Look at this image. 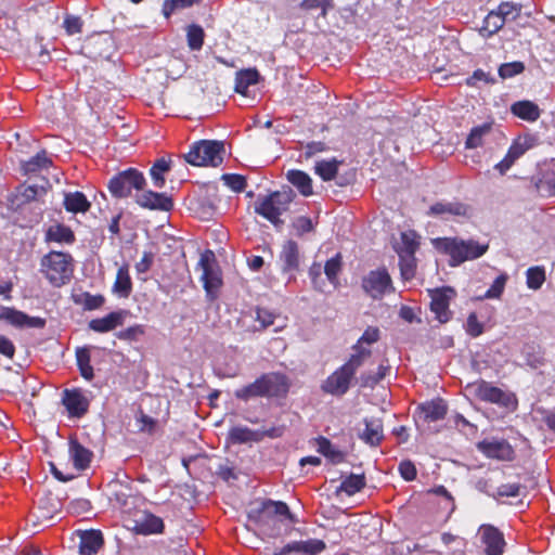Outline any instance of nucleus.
Returning a JSON list of instances; mask_svg holds the SVG:
<instances>
[{
  "label": "nucleus",
  "instance_id": "obj_41",
  "mask_svg": "<svg viewBox=\"0 0 555 555\" xmlns=\"http://www.w3.org/2000/svg\"><path fill=\"white\" fill-rule=\"evenodd\" d=\"M318 451L330 459L333 463H340L344 460V453L336 449L328 439L320 437L317 439Z\"/></svg>",
  "mask_w": 555,
  "mask_h": 555
},
{
  "label": "nucleus",
  "instance_id": "obj_6",
  "mask_svg": "<svg viewBox=\"0 0 555 555\" xmlns=\"http://www.w3.org/2000/svg\"><path fill=\"white\" fill-rule=\"evenodd\" d=\"M198 267L202 269L201 280L203 281L207 296L210 299L217 298L218 292L222 285V278L214 251L207 249L202 253Z\"/></svg>",
  "mask_w": 555,
  "mask_h": 555
},
{
  "label": "nucleus",
  "instance_id": "obj_47",
  "mask_svg": "<svg viewBox=\"0 0 555 555\" xmlns=\"http://www.w3.org/2000/svg\"><path fill=\"white\" fill-rule=\"evenodd\" d=\"M504 24L505 21L501 17V15L496 11H491L483 20L481 31L487 36H491L498 33Z\"/></svg>",
  "mask_w": 555,
  "mask_h": 555
},
{
  "label": "nucleus",
  "instance_id": "obj_9",
  "mask_svg": "<svg viewBox=\"0 0 555 555\" xmlns=\"http://www.w3.org/2000/svg\"><path fill=\"white\" fill-rule=\"evenodd\" d=\"M361 286L364 293L375 300L395 292L392 280L386 269L370 271L363 276Z\"/></svg>",
  "mask_w": 555,
  "mask_h": 555
},
{
  "label": "nucleus",
  "instance_id": "obj_53",
  "mask_svg": "<svg viewBox=\"0 0 555 555\" xmlns=\"http://www.w3.org/2000/svg\"><path fill=\"white\" fill-rule=\"evenodd\" d=\"M507 280H508V275L506 273L500 274L494 280V282L492 283L490 288L486 292L483 297L487 298V299H498V298H500L501 295L504 292V288H505Z\"/></svg>",
  "mask_w": 555,
  "mask_h": 555
},
{
  "label": "nucleus",
  "instance_id": "obj_52",
  "mask_svg": "<svg viewBox=\"0 0 555 555\" xmlns=\"http://www.w3.org/2000/svg\"><path fill=\"white\" fill-rule=\"evenodd\" d=\"M188 44L191 50H199L204 43V30L198 25H191L188 28Z\"/></svg>",
  "mask_w": 555,
  "mask_h": 555
},
{
  "label": "nucleus",
  "instance_id": "obj_50",
  "mask_svg": "<svg viewBox=\"0 0 555 555\" xmlns=\"http://www.w3.org/2000/svg\"><path fill=\"white\" fill-rule=\"evenodd\" d=\"M47 192L48 188L46 185L30 184L23 186L21 197L24 203H28L40 199L47 194Z\"/></svg>",
  "mask_w": 555,
  "mask_h": 555
},
{
  "label": "nucleus",
  "instance_id": "obj_61",
  "mask_svg": "<svg viewBox=\"0 0 555 555\" xmlns=\"http://www.w3.org/2000/svg\"><path fill=\"white\" fill-rule=\"evenodd\" d=\"M326 150H327V146L323 142H310L304 146V151H302L301 155H302V157H305V159H309L319 153L325 152Z\"/></svg>",
  "mask_w": 555,
  "mask_h": 555
},
{
  "label": "nucleus",
  "instance_id": "obj_44",
  "mask_svg": "<svg viewBox=\"0 0 555 555\" xmlns=\"http://www.w3.org/2000/svg\"><path fill=\"white\" fill-rule=\"evenodd\" d=\"M545 279V269L542 266L531 267L526 271V284L530 289H540Z\"/></svg>",
  "mask_w": 555,
  "mask_h": 555
},
{
  "label": "nucleus",
  "instance_id": "obj_3",
  "mask_svg": "<svg viewBox=\"0 0 555 555\" xmlns=\"http://www.w3.org/2000/svg\"><path fill=\"white\" fill-rule=\"evenodd\" d=\"M73 271V258L69 254L51 251L41 259V272L53 286L66 284Z\"/></svg>",
  "mask_w": 555,
  "mask_h": 555
},
{
  "label": "nucleus",
  "instance_id": "obj_1",
  "mask_svg": "<svg viewBox=\"0 0 555 555\" xmlns=\"http://www.w3.org/2000/svg\"><path fill=\"white\" fill-rule=\"evenodd\" d=\"M434 247L450 256V266L456 267L467 260H474L487 253L489 245L479 244L474 240H462L457 237H438L433 240Z\"/></svg>",
  "mask_w": 555,
  "mask_h": 555
},
{
  "label": "nucleus",
  "instance_id": "obj_38",
  "mask_svg": "<svg viewBox=\"0 0 555 555\" xmlns=\"http://www.w3.org/2000/svg\"><path fill=\"white\" fill-rule=\"evenodd\" d=\"M259 79V74L256 69L241 70L236 75L235 90L238 93L245 94L249 86L256 85Z\"/></svg>",
  "mask_w": 555,
  "mask_h": 555
},
{
  "label": "nucleus",
  "instance_id": "obj_37",
  "mask_svg": "<svg viewBox=\"0 0 555 555\" xmlns=\"http://www.w3.org/2000/svg\"><path fill=\"white\" fill-rule=\"evenodd\" d=\"M135 529L143 534L158 533L163 531L164 522L162 518L146 514L140 521H137Z\"/></svg>",
  "mask_w": 555,
  "mask_h": 555
},
{
  "label": "nucleus",
  "instance_id": "obj_17",
  "mask_svg": "<svg viewBox=\"0 0 555 555\" xmlns=\"http://www.w3.org/2000/svg\"><path fill=\"white\" fill-rule=\"evenodd\" d=\"M135 202L139 206L152 210L169 211L173 207V202L170 196L153 191H144L137 194Z\"/></svg>",
  "mask_w": 555,
  "mask_h": 555
},
{
  "label": "nucleus",
  "instance_id": "obj_29",
  "mask_svg": "<svg viewBox=\"0 0 555 555\" xmlns=\"http://www.w3.org/2000/svg\"><path fill=\"white\" fill-rule=\"evenodd\" d=\"M229 438L233 443L259 442L263 439V434L245 426H235L230 429Z\"/></svg>",
  "mask_w": 555,
  "mask_h": 555
},
{
  "label": "nucleus",
  "instance_id": "obj_26",
  "mask_svg": "<svg viewBox=\"0 0 555 555\" xmlns=\"http://www.w3.org/2000/svg\"><path fill=\"white\" fill-rule=\"evenodd\" d=\"M63 204L65 209L73 214H85L91 207V203L87 199L86 195L79 191L65 193Z\"/></svg>",
  "mask_w": 555,
  "mask_h": 555
},
{
  "label": "nucleus",
  "instance_id": "obj_49",
  "mask_svg": "<svg viewBox=\"0 0 555 555\" xmlns=\"http://www.w3.org/2000/svg\"><path fill=\"white\" fill-rule=\"evenodd\" d=\"M75 302L81 305L86 310H95L103 306L105 299L102 295H92L90 293H82L75 296Z\"/></svg>",
  "mask_w": 555,
  "mask_h": 555
},
{
  "label": "nucleus",
  "instance_id": "obj_20",
  "mask_svg": "<svg viewBox=\"0 0 555 555\" xmlns=\"http://www.w3.org/2000/svg\"><path fill=\"white\" fill-rule=\"evenodd\" d=\"M80 555H94L103 545V535L99 530L78 531Z\"/></svg>",
  "mask_w": 555,
  "mask_h": 555
},
{
  "label": "nucleus",
  "instance_id": "obj_31",
  "mask_svg": "<svg viewBox=\"0 0 555 555\" xmlns=\"http://www.w3.org/2000/svg\"><path fill=\"white\" fill-rule=\"evenodd\" d=\"M512 113L527 121H535L540 117V108L531 101H518L511 107Z\"/></svg>",
  "mask_w": 555,
  "mask_h": 555
},
{
  "label": "nucleus",
  "instance_id": "obj_43",
  "mask_svg": "<svg viewBox=\"0 0 555 555\" xmlns=\"http://www.w3.org/2000/svg\"><path fill=\"white\" fill-rule=\"evenodd\" d=\"M326 548L324 541L319 539H309L306 541H295V551L307 555H317Z\"/></svg>",
  "mask_w": 555,
  "mask_h": 555
},
{
  "label": "nucleus",
  "instance_id": "obj_10",
  "mask_svg": "<svg viewBox=\"0 0 555 555\" xmlns=\"http://www.w3.org/2000/svg\"><path fill=\"white\" fill-rule=\"evenodd\" d=\"M430 310L435 313L440 323L451 319L452 312L449 309L451 300L455 297V291L451 287L429 289Z\"/></svg>",
  "mask_w": 555,
  "mask_h": 555
},
{
  "label": "nucleus",
  "instance_id": "obj_35",
  "mask_svg": "<svg viewBox=\"0 0 555 555\" xmlns=\"http://www.w3.org/2000/svg\"><path fill=\"white\" fill-rule=\"evenodd\" d=\"M352 351L349 360L341 366L354 376L357 370L371 357L372 351L370 348L358 349L356 345L352 346Z\"/></svg>",
  "mask_w": 555,
  "mask_h": 555
},
{
  "label": "nucleus",
  "instance_id": "obj_58",
  "mask_svg": "<svg viewBox=\"0 0 555 555\" xmlns=\"http://www.w3.org/2000/svg\"><path fill=\"white\" fill-rule=\"evenodd\" d=\"M222 180L224 181L225 185L235 192H241L246 186L245 178L240 175H223Z\"/></svg>",
  "mask_w": 555,
  "mask_h": 555
},
{
  "label": "nucleus",
  "instance_id": "obj_48",
  "mask_svg": "<svg viewBox=\"0 0 555 555\" xmlns=\"http://www.w3.org/2000/svg\"><path fill=\"white\" fill-rule=\"evenodd\" d=\"M341 271V256L336 254L334 257L328 259L324 266V273L327 280L334 285H338V275Z\"/></svg>",
  "mask_w": 555,
  "mask_h": 555
},
{
  "label": "nucleus",
  "instance_id": "obj_62",
  "mask_svg": "<svg viewBox=\"0 0 555 555\" xmlns=\"http://www.w3.org/2000/svg\"><path fill=\"white\" fill-rule=\"evenodd\" d=\"M64 27L68 35L79 34L82 28V22L78 16L68 15L64 20Z\"/></svg>",
  "mask_w": 555,
  "mask_h": 555
},
{
  "label": "nucleus",
  "instance_id": "obj_21",
  "mask_svg": "<svg viewBox=\"0 0 555 555\" xmlns=\"http://www.w3.org/2000/svg\"><path fill=\"white\" fill-rule=\"evenodd\" d=\"M125 311H114L104 318L93 319L89 322V328L98 333H106L121 325L125 319Z\"/></svg>",
  "mask_w": 555,
  "mask_h": 555
},
{
  "label": "nucleus",
  "instance_id": "obj_46",
  "mask_svg": "<svg viewBox=\"0 0 555 555\" xmlns=\"http://www.w3.org/2000/svg\"><path fill=\"white\" fill-rule=\"evenodd\" d=\"M234 396L235 398L243 401H248L249 399L256 397H263L260 377L257 378L254 383L236 389Z\"/></svg>",
  "mask_w": 555,
  "mask_h": 555
},
{
  "label": "nucleus",
  "instance_id": "obj_8",
  "mask_svg": "<svg viewBox=\"0 0 555 555\" xmlns=\"http://www.w3.org/2000/svg\"><path fill=\"white\" fill-rule=\"evenodd\" d=\"M275 516L294 521L289 507L282 501L264 500L259 507L250 509L248 514V518L261 529L269 526Z\"/></svg>",
  "mask_w": 555,
  "mask_h": 555
},
{
  "label": "nucleus",
  "instance_id": "obj_45",
  "mask_svg": "<svg viewBox=\"0 0 555 555\" xmlns=\"http://www.w3.org/2000/svg\"><path fill=\"white\" fill-rule=\"evenodd\" d=\"M170 162L165 158L157 159L152 166L150 173L155 188L162 189L165 185V172L169 171Z\"/></svg>",
  "mask_w": 555,
  "mask_h": 555
},
{
  "label": "nucleus",
  "instance_id": "obj_59",
  "mask_svg": "<svg viewBox=\"0 0 555 555\" xmlns=\"http://www.w3.org/2000/svg\"><path fill=\"white\" fill-rule=\"evenodd\" d=\"M466 332L472 337H478L483 333V325L478 321L476 313H470L466 321Z\"/></svg>",
  "mask_w": 555,
  "mask_h": 555
},
{
  "label": "nucleus",
  "instance_id": "obj_51",
  "mask_svg": "<svg viewBox=\"0 0 555 555\" xmlns=\"http://www.w3.org/2000/svg\"><path fill=\"white\" fill-rule=\"evenodd\" d=\"M399 266L401 276L404 280H411L415 275L416 271V259L414 255H399Z\"/></svg>",
  "mask_w": 555,
  "mask_h": 555
},
{
  "label": "nucleus",
  "instance_id": "obj_4",
  "mask_svg": "<svg viewBox=\"0 0 555 555\" xmlns=\"http://www.w3.org/2000/svg\"><path fill=\"white\" fill-rule=\"evenodd\" d=\"M466 390L478 400L493 403L512 411L517 408V399L514 393L504 391L483 379L468 384Z\"/></svg>",
  "mask_w": 555,
  "mask_h": 555
},
{
  "label": "nucleus",
  "instance_id": "obj_39",
  "mask_svg": "<svg viewBox=\"0 0 555 555\" xmlns=\"http://www.w3.org/2000/svg\"><path fill=\"white\" fill-rule=\"evenodd\" d=\"M492 125L483 124L477 127H474L465 142L466 149H477L483 144V138L491 132Z\"/></svg>",
  "mask_w": 555,
  "mask_h": 555
},
{
  "label": "nucleus",
  "instance_id": "obj_57",
  "mask_svg": "<svg viewBox=\"0 0 555 555\" xmlns=\"http://www.w3.org/2000/svg\"><path fill=\"white\" fill-rule=\"evenodd\" d=\"M276 315L272 313L271 311L263 309V308H257L256 310V321L259 322V326L255 327L256 331H264L269 326L274 324Z\"/></svg>",
  "mask_w": 555,
  "mask_h": 555
},
{
  "label": "nucleus",
  "instance_id": "obj_27",
  "mask_svg": "<svg viewBox=\"0 0 555 555\" xmlns=\"http://www.w3.org/2000/svg\"><path fill=\"white\" fill-rule=\"evenodd\" d=\"M421 417L425 422H437L443 420L447 414V405L441 399L426 402L420 406Z\"/></svg>",
  "mask_w": 555,
  "mask_h": 555
},
{
  "label": "nucleus",
  "instance_id": "obj_32",
  "mask_svg": "<svg viewBox=\"0 0 555 555\" xmlns=\"http://www.w3.org/2000/svg\"><path fill=\"white\" fill-rule=\"evenodd\" d=\"M418 246V235L416 232L409 230L401 233L400 242L396 244L395 248L398 255H415Z\"/></svg>",
  "mask_w": 555,
  "mask_h": 555
},
{
  "label": "nucleus",
  "instance_id": "obj_28",
  "mask_svg": "<svg viewBox=\"0 0 555 555\" xmlns=\"http://www.w3.org/2000/svg\"><path fill=\"white\" fill-rule=\"evenodd\" d=\"M529 149V145L526 141H515L507 151L505 157L495 165V168L503 175L505 173L513 164L525 154V152Z\"/></svg>",
  "mask_w": 555,
  "mask_h": 555
},
{
  "label": "nucleus",
  "instance_id": "obj_2",
  "mask_svg": "<svg viewBox=\"0 0 555 555\" xmlns=\"http://www.w3.org/2000/svg\"><path fill=\"white\" fill-rule=\"evenodd\" d=\"M293 197L292 191L258 196L254 204L255 212L270 221L275 228H281L284 224L281 216L288 210Z\"/></svg>",
  "mask_w": 555,
  "mask_h": 555
},
{
  "label": "nucleus",
  "instance_id": "obj_7",
  "mask_svg": "<svg viewBox=\"0 0 555 555\" xmlns=\"http://www.w3.org/2000/svg\"><path fill=\"white\" fill-rule=\"evenodd\" d=\"M145 183V178L141 171L129 168L113 177L109 180L108 189L113 196L124 198L129 196L133 189L142 191Z\"/></svg>",
  "mask_w": 555,
  "mask_h": 555
},
{
  "label": "nucleus",
  "instance_id": "obj_5",
  "mask_svg": "<svg viewBox=\"0 0 555 555\" xmlns=\"http://www.w3.org/2000/svg\"><path fill=\"white\" fill-rule=\"evenodd\" d=\"M224 145L219 141L203 140L192 145L184 156L193 166H219L223 160Z\"/></svg>",
  "mask_w": 555,
  "mask_h": 555
},
{
  "label": "nucleus",
  "instance_id": "obj_19",
  "mask_svg": "<svg viewBox=\"0 0 555 555\" xmlns=\"http://www.w3.org/2000/svg\"><path fill=\"white\" fill-rule=\"evenodd\" d=\"M281 270L283 273L289 274V281L294 279V273L298 271L300 263L299 248L295 241L284 243L281 254Z\"/></svg>",
  "mask_w": 555,
  "mask_h": 555
},
{
  "label": "nucleus",
  "instance_id": "obj_22",
  "mask_svg": "<svg viewBox=\"0 0 555 555\" xmlns=\"http://www.w3.org/2000/svg\"><path fill=\"white\" fill-rule=\"evenodd\" d=\"M365 428L360 438L372 447L378 446L384 438L383 422L379 418L371 417L364 420Z\"/></svg>",
  "mask_w": 555,
  "mask_h": 555
},
{
  "label": "nucleus",
  "instance_id": "obj_18",
  "mask_svg": "<svg viewBox=\"0 0 555 555\" xmlns=\"http://www.w3.org/2000/svg\"><path fill=\"white\" fill-rule=\"evenodd\" d=\"M63 404L70 416L81 417L87 413L90 401L82 390L72 389L64 391Z\"/></svg>",
  "mask_w": 555,
  "mask_h": 555
},
{
  "label": "nucleus",
  "instance_id": "obj_11",
  "mask_svg": "<svg viewBox=\"0 0 555 555\" xmlns=\"http://www.w3.org/2000/svg\"><path fill=\"white\" fill-rule=\"evenodd\" d=\"M0 320H4L11 325L20 328H42L46 325L44 319L39 317H29L22 311L9 307L0 308Z\"/></svg>",
  "mask_w": 555,
  "mask_h": 555
},
{
  "label": "nucleus",
  "instance_id": "obj_34",
  "mask_svg": "<svg viewBox=\"0 0 555 555\" xmlns=\"http://www.w3.org/2000/svg\"><path fill=\"white\" fill-rule=\"evenodd\" d=\"M46 240L48 242H56V243H66L70 244L75 241L74 232L70 228L64 224H53L51 225L46 233Z\"/></svg>",
  "mask_w": 555,
  "mask_h": 555
},
{
  "label": "nucleus",
  "instance_id": "obj_63",
  "mask_svg": "<svg viewBox=\"0 0 555 555\" xmlns=\"http://www.w3.org/2000/svg\"><path fill=\"white\" fill-rule=\"evenodd\" d=\"M399 472L406 481L414 480L416 477L415 465L411 461H403L399 464Z\"/></svg>",
  "mask_w": 555,
  "mask_h": 555
},
{
  "label": "nucleus",
  "instance_id": "obj_40",
  "mask_svg": "<svg viewBox=\"0 0 555 555\" xmlns=\"http://www.w3.org/2000/svg\"><path fill=\"white\" fill-rule=\"evenodd\" d=\"M364 487V476L351 474L341 481L338 491L345 492L347 495H353L357 492L361 491Z\"/></svg>",
  "mask_w": 555,
  "mask_h": 555
},
{
  "label": "nucleus",
  "instance_id": "obj_16",
  "mask_svg": "<svg viewBox=\"0 0 555 555\" xmlns=\"http://www.w3.org/2000/svg\"><path fill=\"white\" fill-rule=\"evenodd\" d=\"M263 397H285L289 390L287 377L280 373H269L260 376Z\"/></svg>",
  "mask_w": 555,
  "mask_h": 555
},
{
  "label": "nucleus",
  "instance_id": "obj_36",
  "mask_svg": "<svg viewBox=\"0 0 555 555\" xmlns=\"http://www.w3.org/2000/svg\"><path fill=\"white\" fill-rule=\"evenodd\" d=\"M340 162L336 158L319 160L314 165V172L323 181H332L335 179Z\"/></svg>",
  "mask_w": 555,
  "mask_h": 555
},
{
  "label": "nucleus",
  "instance_id": "obj_14",
  "mask_svg": "<svg viewBox=\"0 0 555 555\" xmlns=\"http://www.w3.org/2000/svg\"><path fill=\"white\" fill-rule=\"evenodd\" d=\"M477 448L490 459L511 461L514 457L512 446L504 439H485L478 442Z\"/></svg>",
  "mask_w": 555,
  "mask_h": 555
},
{
  "label": "nucleus",
  "instance_id": "obj_56",
  "mask_svg": "<svg viewBox=\"0 0 555 555\" xmlns=\"http://www.w3.org/2000/svg\"><path fill=\"white\" fill-rule=\"evenodd\" d=\"M525 70V64L519 61L502 64L499 68V76L502 79L512 78Z\"/></svg>",
  "mask_w": 555,
  "mask_h": 555
},
{
  "label": "nucleus",
  "instance_id": "obj_33",
  "mask_svg": "<svg viewBox=\"0 0 555 555\" xmlns=\"http://www.w3.org/2000/svg\"><path fill=\"white\" fill-rule=\"evenodd\" d=\"M52 165V159L48 156L46 151L37 153L28 160L22 162V170L24 173H36Z\"/></svg>",
  "mask_w": 555,
  "mask_h": 555
},
{
  "label": "nucleus",
  "instance_id": "obj_24",
  "mask_svg": "<svg viewBox=\"0 0 555 555\" xmlns=\"http://www.w3.org/2000/svg\"><path fill=\"white\" fill-rule=\"evenodd\" d=\"M69 456L77 470H85L90 465L92 452L80 444L76 439H70Z\"/></svg>",
  "mask_w": 555,
  "mask_h": 555
},
{
  "label": "nucleus",
  "instance_id": "obj_30",
  "mask_svg": "<svg viewBox=\"0 0 555 555\" xmlns=\"http://www.w3.org/2000/svg\"><path fill=\"white\" fill-rule=\"evenodd\" d=\"M113 291L119 297L127 298L132 291V282L129 274V266L122 264L116 274V280L113 285Z\"/></svg>",
  "mask_w": 555,
  "mask_h": 555
},
{
  "label": "nucleus",
  "instance_id": "obj_64",
  "mask_svg": "<svg viewBox=\"0 0 555 555\" xmlns=\"http://www.w3.org/2000/svg\"><path fill=\"white\" fill-rule=\"evenodd\" d=\"M294 228L297 232V234L301 235L308 232H311L313 230V223L312 220L308 217H298L294 221Z\"/></svg>",
  "mask_w": 555,
  "mask_h": 555
},
{
  "label": "nucleus",
  "instance_id": "obj_55",
  "mask_svg": "<svg viewBox=\"0 0 555 555\" xmlns=\"http://www.w3.org/2000/svg\"><path fill=\"white\" fill-rule=\"evenodd\" d=\"M520 11L521 7L512 2L501 3L496 10L505 22L515 21L520 15Z\"/></svg>",
  "mask_w": 555,
  "mask_h": 555
},
{
  "label": "nucleus",
  "instance_id": "obj_60",
  "mask_svg": "<svg viewBox=\"0 0 555 555\" xmlns=\"http://www.w3.org/2000/svg\"><path fill=\"white\" fill-rule=\"evenodd\" d=\"M480 81L485 83H493L495 79L489 73H486L482 69H476L473 75L467 78L466 83L470 87H477Z\"/></svg>",
  "mask_w": 555,
  "mask_h": 555
},
{
  "label": "nucleus",
  "instance_id": "obj_13",
  "mask_svg": "<svg viewBox=\"0 0 555 555\" xmlns=\"http://www.w3.org/2000/svg\"><path fill=\"white\" fill-rule=\"evenodd\" d=\"M472 214V207L459 201L438 202L430 206L428 210L429 216L441 217L443 219H448L449 217L470 218Z\"/></svg>",
  "mask_w": 555,
  "mask_h": 555
},
{
  "label": "nucleus",
  "instance_id": "obj_23",
  "mask_svg": "<svg viewBox=\"0 0 555 555\" xmlns=\"http://www.w3.org/2000/svg\"><path fill=\"white\" fill-rule=\"evenodd\" d=\"M286 179L302 196L309 197L313 194L312 179L307 172L292 169L287 171Z\"/></svg>",
  "mask_w": 555,
  "mask_h": 555
},
{
  "label": "nucleus",
  "instance_id": "obj_42",
  "mask_svg": "<svg viewBox=\"0 0 555 555\" xmlns=\"http://www.w3.org/2000/svg\"><path fill=\"white\" fill-rule=\"evenodd\" d=\"M77 364L80 374L87 380H91L94 376L93 367L90 364L91 356L88 348H80L76 351Z\"/></svg>",
  "mask_w": 555,
  "mask_h": 555
},
{
  "label": "nucleus",
  "instance_id": "obj_54",
  "mask_svg": "<svg viewBox=\"0 0 555 555\" xmlns=\"http://www.w3.org/2000/svg\"><path fill=\"white\" fill-rule=\"evenodd\" d=\"M379 328L376 326H369L354 345L357 346L358 349L367 348L365 345L370 346L372 344H375L379 340Z\"/></svg>",
  "mask_w": 555,
  "mask_h": 555
},
{
  "label": "nucleus",
  "instance_id": "obj_15",
  "mask_svg": "<svg viewBox=\"0 0 555 555\" xmlns=\"http://www.w3.org/2000/svg\"><path fill=\"white\" fill-rule=\"evenodd\" d=\"M352 378L353 375L340 366L324 380L322 390L333 396H343L348 391Z\"/></svg>",
  "mask_w": 555,
  "mask_h": 555
},
{
  "label": "nucleus",
  "instance_id": "obj_12",
  "mask_svg": "<svg viewBox=\"0 0 555 555\" xmlns=\"http://www.w3.org/2000/svg\"><path fill=\"white\" fill-rule=\"evenodd\" d=\"M487 555H502L505 547L503 533L492 525H482L478 531Z\"/></svg>",
  "mask_w": 555,
  "mask_h": 555
},
{
  "label": "nucleus",
  "instance_id": "obj_25",
  "mask_svg": "<svg viewBox=\"0 0 555 555\" xmlns=\"http://www.w3.org/2000/svg\"><path fill=\"white\" fill-rule=\"evenodd\" d=\"M535 188L542 195H555V160L546 164L541 170V178L537 181Z\"/></svg>",
  "mask_w": 555,
  "mask_h": 555
}]
</instances>
